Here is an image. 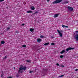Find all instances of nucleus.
I'll return each mask as SVG.
<instances>
[{
    "label": "nucleus",
    "instance_id": "obj_6",
    "mask_svg": "<svg viewBox=\"0 0 78 78\" xmlns=\"http://www.w3.org/2000/svg\"><path fill=\"white\" fill-rule=\"evenodd\" d=\"M74 37L76 38V40L78 41V34H76V35H75L74 36Z\"/></svg>",
    "mask_w": 78,
    "mask_h": 78
},
{
    "label": "nucleus",
    "instance_id": "obj_29",
    "mask_svg": "<svg viewBox=\"0 0 78 78\" xmlns=\"http://www.w3.org/2000/svg\"><path fill=\"white\" fill-rule=\"evenodd\" d=\"M61 66L62 67H64V66L63 65H62Z\"/></svg>",
    "mask_w": 78,
    "mask_h": 78
},
{
    "label": "nucleus",
    "instance_id": "obj_7",
    "mask_svg": "<svg viewBox=\"0 0 78 78\" xmlns=\"http://www.w3.org/2000/svg\"><path fill=\"white\" fill-rule=\"evenodd\" d=\"M59 14H55L54 15V18H56V17H58V16H59Z\"/></svg>",
    "mask_w": 78,
    "mask_h": 78
},
{
    "label": "nucleus",
    "instance_id": "obj_10",
    "mask_svg": "<svg viewBox=\"0 0 78 78\" xmlns=\"http://www.w3.org/2000/svg\"><path fill=\"white\" fill-rule=\"evenodd\" d=\"M38 42L40 43L41 42V39H38L37 40Z\"/></svg>",
    "mask_w": 78,
    "mask_h": 78
},
{
    "label": "nucleus",
    "instance_id": "obj_2",
    "mask_svg": "<svg viewBox=\"0 0 78 78\" xmlns=\"http://www.w3.org/2000/svg\"><path fill=\"white\" fill-rule=\"evenodd\" d=\"M62 0H56L53 2V4H57V3H59L60 2H61Z\"/></svg>",
    "mask_w": 78,
    "mask_h": 78
},
{
    "label": "nucleus",
    "instance_id": "obj_20",
    "mask_svg": "<svg viewBox=\"0 0 78 78\" xmlns=\"http://www.w3.org/2000/svg\"><path fill=\"white\" fill-rule=\"evenodd\" d=\"M40 37L41 38H43V37H44V36L43 35H41L40 36Z\"/></svg>",
    "mask_w": 78,
    "mask_h": 78
},
{
    "label": "nucleus",
    "instance_id": "obj_26",
    "mask_svg": "<svg viewBox=\"0 0 78 78\" xmlns=\"http://www.w3.org/2000/svg\"><path fill=\"white\" fill-rule=\"evenodd\" d=\"M65 27H66V26L64 25H62V27H63V28H64Z\"/></svg>",
    "mask_w": 78,
    "mask_h": 78
},
{
    "label": "nucleus",
    "instance_id": "obj_35",
    "mask_svg": "<svg viewBox=\"0 0 78 78\" xmlns=\"http://www.w3.org/2000/svg\"><path fill=\"white\" fill-rule=\"evenodd\" d=\"M78 69H75V71H78Z\"/></svg>",
    "mask_w": 78,
    "mask_h": 78
},
{
    "label": "nucleus",
    "instance_id": "obj_15",
    "mask_svg": "<svg viewBox=\"0 0 78 78\" xmlns=\"http://www.w3.org/2000/svg\"><path fill=\"white\" fill-rule=\"evenodd\" d=\"M2 44H4L5 43V42L3 41H2L1 42Z\"/></svg>",
    "mask_w": 78,
    "mask_h": 78
},
{
    "label": "nucleus",
    "instance_id": "obj_21",
    "mask_svg": "<svg viewBox=\"0 0 78 78\" xmlns=\"http://www.w3.org/2000/svg\"><path fill=\"white\" fill-rule=\"evenodd\" d=\"M51 45H54L55 44L54 43H51Z\"/></svg>",
    "mask_w": 78,
    "mask_h": 78
},
{
    "label": "nucleus",
    "instance_id": "obj_27",
    "mask_svg": "<svg viewBox=\"0 0 78 78\" xmlns=\"http://www.w3.org/2000/svg\"><path fill=\"white\" fill-rule=\"evenodd\" d=\"M56 65L57 66H59V64L58 63H57V64H56Z\"/></svg>",
    "mask_w": 78,
    "mask_h": 78
},
{
    "label": "nucleus",
    "instance_id": "obj_43",
    "mask_svg": "<svg viewBox=\"0 0 78 78\" xmlns=\"http://www.w3.org/2000/svg\"><path fill=\"white\" fill-rule=\"evenodd\" d=\"M76 33H78V30L77 31H76Z\"/></svg>",
    "mask_w": 78,
    "mask_h": 78
},
{
    "label": "nucleus",
    "instance_id": "obj_3",
    "mask_svg": "<svg viewBox=\"0 0 78 78\" xmlns=\"http://www.w3.org/2000/svg\"><path fill=\"white\" fill-rule=\"evenodd\" d=\"M57 31L58 32V34H59V36L61 37H62V33L63 31L62 30H61V31H59V30H57Z\"/></svg>",
    "mask_w": 78,
    "mask_h": 78
},
{
    "label": "nucleus",
    "instance_id": "obj_31",
    "mask_svg": "<svg viewBox=\"0 0 78 78\" xmlns=\"http://www.w3.org/2000/svg\"><path fill=\"white\" fill-rule=\"evenodd\" d=\"M51 38H52V39L53 38H54V37H53V36H51Z\"/></svg>",
    "mask_w": 78,
    "mask_h": 78
},
{
    "label": "nucleus",
    "instance_id": "obj_18",
    "mask_svg": "<svg viewBox=\"0 0 78 78\" xmlns=\"http://www.w3.org/2000/svg\"><path fill=\"white\" fill-rule=\"evenodd\" d=\"M19 76V74L18 73L16 75V77H18Z\"/></svg>",
    "mask_w": 78,
    "mask_h": 78
},
{
    "label": "nucleus",
    "instance_id": "obj_11",
    "mask_svg": "<svg viewBox=\"0 0 78 78\" xmlns=\"http://www.w3.org/2000/svg\"><path fill=\"white\" fill-rule=\"evenodd\" d=\"M64 52H66V51L63 50L62 51L60 52V53L61 54H62V53H64Z\"/></svg>",
    "mask_w": 78,
    "mask_h": 78
},
{
    "label": "nucleus",
    "instance_id": "obj_23",
    "mask_svg": "<svg viewBox=\"0 0 78 78\" xmlns=\"http://www.w3.org/2000/svg\"><path fill=\"white\" fill-rule=\"evenodd\" d=\"M37 13H38V12L37 11L35 13H34V14H36Z\"/></svg>",
    "mask_w": 78,
    "mask_h": 78
},
{
    "label": "nucleus",
    "instance_id": "obj_28",
    "mask_svg": "<svg viewBox=\"0 0 78 78\" xmlns=\"http://www.w3.org/2000/svg\"><path fill=\"white\" fill-rule=\"evenodd\" d=\"M5 0H0V2H3Z\"/></svg>",
    "mask_w": 78,
    "mask_h": 78
},
{
    "label": "nucleus",
    "instance_id": "obj_5",
    "mask_svg": "<svg viewBox=\"0 0 78 78\" xmlns=\"http://www.w3.org/2000/svg\"><path fill=\"white\" fill-rule=\"evenodd\" d=\"M67 8H68V9L69 11H72L73 10V8L71 7L70 6L67 7Z\"/></svg>",
    "mask_w": 78,
    "mask_h": 78
},
{
    "label": "nucleus",
    "instance_id": "obj_22",
    "mask_svg": "<svg viewBox=\"0 0 78 78\" xmlns=\"http://www.w3.org/2000/svg\"><path fill=\"white\" fill-rule=\"evenodd\" d=\"M6 58H7V57L6 56H5L3 58V59H6Z\"/></svg>",
    "mask_w": 78,
    "mask_h": 78
},
{
    "label": "nucleus",
    "instance_id": "obj_1",
    "mask_svg": "<svg viewBox=\"0 0 78 78\" xmlns=\"http://www.w3.org/2000/svg\"><path fill=\"white\" fill-rule=\"evenodd\" d=\"M27 69V68L25 66L23 67H20L19 68V71H18V73H20L21 72V71L20 70H25Z\"/></svg>",
    "mask_w": 78,
    "mask_h": 78
},
{
    "label": "nucleus",
    "instance_id": "obj_9",
    "mask_svg": "<svg viewBox=\"0 0 78 78\" xmlns=\"http://www.w3.org/2000/svg\"><path fill=\"white\" fill-rule=\"evenodd\" d=\"M49 44H50V43H46L44 44V45H45V46H46V45H49Z\"/></svg>",
    "mask_w": 78,
    "mask_h": 78
},
{
    "label": "nucleus",
    "instance_id": "obj_13",
    "mask_svg": "<svg viewBox=\"0 0 78 78\" xmlns=\"http://www.w3.org/2000/svg\"><path fill=\"white\" fill-rule=\"evenodd\" d=\"M35 9V8H34V7L32 6L31 7V9L32 10H34Z\"/></svg>",
    "mask_w": 78,
    "mask_h": 78
},
{
    "label": "nucleus",
    "instance_id": "obj_44",
    "mask_svg": "<svg viewBox=\"0 0 78 78\" xmlns=\"http://www.w3.org/2000/svg\"><path fill=\"white\" fill-rule=\"evenodd\" d=\"M62 4H63V5H64V4H65V3H64H64H63Z\"/></svg>",
    "mask_w": 78,
    "mask_h": 78
},
{
    "label": "nucleus",
    "instance_id": "obj_14",
    "mask_svg": "<svg viewBox=\"0 0 78 78\" xmlns=\"http://www.w3.org/2000/svg\"><path fill=\"white\" fill-rule=\"evenodd\" d=\"M64 76V75H62L61 76H58V78H61V77H62V76Z\"/></svg>",
    "mask_w": 78,
    "mask_h": 78
},
{
    "label": "nucleus",
    "instance_id": "obj_16",
    "mask_svg": "<svg viewBox=\"0 0 78 78\" xmlns=\"http://www.w3.org/2000/svg\"><path fill=\"white\" fill-rule=\"evenodd\" d=\"M7 31H9V30H10V28L9 27H7V29H6Z\"/></svg>",
    "mask_w": 78,
    "mask_h": 78
},
{
    "label": "nucleus",
    "instance_id": "obj_37",
    "mask_svg": "<svg viewBox=\"0 0 78 78\" xmlns=\"http://www.w3.org/2000/svg\"><path fill=\"white\" fill-rule=\"evenodd\" d=\"M32 72H33V71H30V73H32Z\"/></svg>",
    "mask_w": 78,
    "mask_h": 78
},
{
    "label": "nucleus",
    "instance_id": "obj_32",
    "mask_svg": "<svg viewBox=\"0 0 78 78\" xmlns=\"http://www.w3.org/2000/svg\"><path fill=\"white\" fill-rule=\"evenodd\" d=\"M2 74L1 75V77L2 78V77H3V73H2Z\"/></svg>",
    "mask_w": 78,
    "mask_h": 78
},
{
    "label": "nucleus",
    "instance_id": "obj_40",
    "mask_svg": "<svg viewBox=\"0 0 78 78\" xmlns=\"http://www.w3.org/2000/svg\"><path fill=\"white\" fill-rule=\"evenodd\" d=\"M7 78H12V77H7Z\"/></svg>",
    "mask_w": 78,
    "mask_h": 78
},
{
    "label": "nucleus",
    "instance_id": "obj_39",
    "mask_svg": "<svg viewBox=\"0 0 78 78\" xmlns=\"http://www.w3.org/2000/svg\"><path fill=\"white\" fill-rule=\"evenodd\" d=\"M20 67H23V66H22V65H21V66H20Z\"/></svg>",
    "mask_w": 78,
    "mask_h": 78
},
{
    "label": "nucleus",
    "instance_id": "obj_30",
    "mask_svg": "<svg viewBox=\"0 0 78 78\" xmlns=\"http://www.w3.org/2000/svg\"><path fill=\"white\" fill-rule=\"evenodd\" d=\"M43 70L44 71H47V69H43Z\"/></svg>",
    "mask_w": 78,
    "mask_h": 78
},
{
    "label": "nucleus",
    "instance_id": "obj_42",
    "mask_svg": "<svg viewBox=\"0 0 78 78\" xmlns=\"http://www.w3.org/2000/svg\"><path fill=\"white\" fill-rule=\"evenodd\" d=\"M21 73H23V71H22L21 72Z\"/></svg>",
    "mask_w": 78,
    "mask_h": 78
},
{
    "label": "nucleus",
    "instance_id": "obj_33",
    "mask_svg": "<svg viewBox=\"0 0 78 78\" xmlns=\"http://www.w3.org/2000/svg\"><path fill=\"white\" fill-rule=\"evenodd\" d=\"M65 27L66 28H69V27L67 26H65Z\"/></svg>",
    "mask_w": 78,
    "mask_h": 78
},
{
    "label": "nucleus",
    "instance_id": "obj_12",
    "mask_svg": "<svg viewBox=\"0 0 78 78\" xmlns=\"http://www.w3.org/2000/svg\"><path fill=\"white\" fill-rule=\"evenodd\" d=\"M34 30V29H32V28L30 29V31H31V32H33V31Z\"/></svg>",
    "mask_w": 78,
    "mask_h": 78
},
{
    "label": "nucleus",
    "instance_id": "obj_34",
    "mask_svg": "<svg viewBox=\"0 0 78 78\" xmlns=\"http://www.w3.org/2000/svg\"><path fill=\"white\" fill-rule=\"evenodd\" d=\"M19 31H17L16 32V33H19Z\"/></svg>",
    "mask_w": 78,
    "mask_h": 78
},
{
    "label": "nucleus",
    "instance_id": "obj_45",
    "mask_svg": "<svg viewBox=\"0 0 78 78\" xmlns=\"http://www.w3.org/2000/svg\"><path fill=\"white\" fill-rule=\"evenodd\" d=\"M68 30H70V29H69Z\"/></svg>",
    "mask_w": 78,
    "mask_h": 78
},
{
    "label": "nucleus",
    "instance_id": "obj_46",
    "mask_svg": "<svg viewBox=\"0 0 78 78\" xmlns=\"http://www.w3.org/2000/svg\"><path fill=\"white\" fill-rule=\"evenodd\" d=\"M38 50H39V49H38V50H37V51H38Z\"/></svg>",
    "mask_w": 78,
    "mask_h": 78
},
{
    "label": "nucleus",
    "instance_id": "obj_41",
    "mask_svg": "<svg viewBox=\"0 0 78 78\" xmlns=\"http://www.w3.org/2000/svg\"><path fill=\"white\" fill-rule=\"evenodd\" d=\"M47 2H50V0H47Z\"/></svg>",
    "mask_w": 78,
    "mask_h": 78
},
{
    "label": "nucleus",
    "instance_id": "obj_24",
    "mask_svg": "<svg viewBox=\"0 0 78 78\" xmlns=\"http://www.w3.org/2000/svg\"><path fill=\"white\" fill-rule=\"evenodd\" d=\"M27 62H31V60H26Z\"/></svg>",
    "mask_w": 78,
    "mask_h": 78
},
{
    "label": "nucleus",
    "instance_id": "obj_17",
    "mask_svg": "<svg viewBox=\"0 0 78 78\" xmlns=\"http://www.w3.org/2000/svg\"><path fill=\"white\" fill-rule=\"evenodd\" d=\"M60 58H64V56L62 55H61L60 56Z\"/></svg>",
    "mask_w": 78,
    "mask_h": 78
},
{
    "label": "nucleus",
    "instance_id": "obj_25",
    "mask_svg": "<svg viewBox=\"0 0 78 78\" xmlns=\"http://www.w3.org/2000/svg\"><path fill=\"white\" fill-rule=\"evenodd\" d=\"M64 3H65V4L68 3V2H67V1H65L64 2Z\"/></svg>",
    "mask_w": 78,
    "mask_h": 78
},
{
    "label": "nucleus",
    "instance_id": "obj_4",
    "mask_svg": "<svg viewBox=\"0 0 78 78\" xmlns=\"http://www.w3.org/2000/svg\"><path fill=\"white\" fill-rule=\"evenodd\" d=\"M74 48L69 47L66 48V51L67 52H68L69 51V50H73V49H74Z\"/></svg>",
    "mask_w": 78,
    "mask_h": 78
},
{
    "label": "nucleus",
    "instance_id": "obj_38",
    "mask_svg": "<svg viewBox=\"0 0 78 78\" xmlns=\"http://www.w3.org/2000/svg\"><path fill=\"white\" fill-rule=\"evenodd\" d=\"M22 25H23V26H24V25H25V24L23 23L22 24Z\"/></svg>",
    "mask_w": 78,
    "mask_h": 78
},
{
    "label": "nucleus",
    "instance_id": "obj_8",
    "mask_svg": "<svg viewBox=\"0 0 78 78\" xmlns=\"http://www.w3.org/2000/svg\"><path fill=\"white\" fill-rule=\"evenodd\" d=\"M27 13H31L32 12H33L31 11H28L27 12Z\"/></svg>",
    "mask_w": 78,
    "mask_h": 78
},
{
    "label": "nucleus",
    "instance_id": "obj_36",
    "mask_svg": "<svg viewBox=\"0 0 78 78\" xmlns=\"http://www.w3.org/2000/svg\"><path fill=\"white\" fill-rule=\"evenodd\" d=\"M13 69H14V70H15V69H16V67H14Z\"/></svg>",
    "mask_w": 78,
    "mask_h": 78
},
{
    "label": "nucleus",
    "instance_id": "obj_19",
    "mask_svg": "<svg viewBox=\"0 0 78 78\" xmlns=\"http://www.w3.org/2000/svg\"><path fill=\"white\" fill-rule=\"evenodd\" d=\"M22 47H26V45H25V44L24 45H23L22 46Z\"/></svg>",
    "mask_w": 78,
    "mask_h": 78
}]
</instances>
